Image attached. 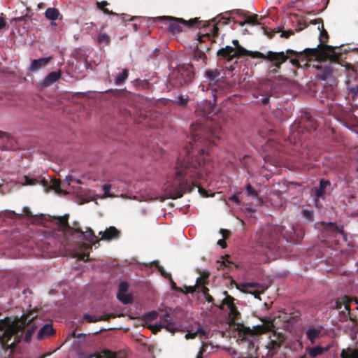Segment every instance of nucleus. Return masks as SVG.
Returning <instances> with one entry per match:
<instances>
[{
    "label": "nucleus",
    "mask_w": 358,
    "mask_h": 358,
    "mask_svg": "<svg viewBox=\"0 0 358 358\" xmlns=\"http://www.w3.org/2000/svg\"><path fill=\"white\" fill-rule=\"evenodd\" d=\"M207 174L205 167V159L201 156L187 155L182 159L179 160L176 166L175 185H178L179 189L167 194L166 198L176 199L182 196L185 190L186 184L191 182L199 188L201 193L203 190L199 187V180L204 179Z\"/></svg>",
    "instance_id": "nucleus-1"
},
{
    "label": "nucleus",
    "mask_w": 358,
    "mask_h": 358,
    "mask_svg": "<svg viewBox=\"0 0 358 358\" xmlns=\"http://www.w3.org/2000/svg\"><path fill=\"white\" fill-rule=\"evenodd\" d=\"M37 318L36 313L29 312L22 315L20 320L15 322L11 326L3 331V323L0 322V343L4 350H14L17 343L22 338L23 331L26 327L30 326L24 335V341L29 343L34 332L37 327L35 320Z\"/></svg>",
    "instance_id": "nucleus-2"
},
{
    "label": "nucleus",
    "mask_w": 358,
    "mask_h": 358,
    "mask_svg": "<svg viewBox=\"0 0 358 358\" xmlns=\"http://www.w3.org/2000/svg\"><path fill=\"white\" fill-rule=\"evenodd\" d=\"M223 294L226 296L223 299L222 303L223 304L227 305L229 308V326L234 327V329L238 331H244L245 329L249 331V328L247 329L243 323L238 322V320L241 319V313L234 303V298L227 295L228 292H223Z\"/></svg>",
    "instance_id": "nucleus-3"
},
{
    "label": "nucleus",
    "mask_w": 358,
    "mask_h": 358,
    "mask_svg": "<svg viewBox=\"0 0 358 358\" xmlns=\"http://www.w3.org/2000/svg\"><path fill=\"white\" fill-rule=\"evenodd\" d=\"M294 52L293 50H287L285 52H275L268 51L266 54H264L259 52H250V56L252 57H257L262 59H268L275 66L279 67L282 63H284L289 57L288 54Z\"/></svg>",
    "instance_id": "nucleus-4"
},
{
    "label": "nucleus",
    "mask_w": 358,
    "mask_h": 358,
    "mask_svg": "<svg viewBox=\"0 0 358 358\" xmlns=\"http://www.w3.org/2000/svg\"><path fill=\"white\" fill-rule=\"evenodd\" d=\"M159 323L150 327V329L155 332L160 331L162 328H165L170 332H175L178 327L176 324L171 322V317L169 314L166 311L159 315Z\"/></svg>",
    "instance_id": "nucleus-5"
},
{
    "label": "nucleus",
    "mask_w": 358,
    "mask_h": 358,
    "mask_svg": "<svg viewBox=\"0 0 358 358\" xmlns=\"http://www.w3.org/2000/svg\"><path fill=\"white\" fill-rule=\"evenodd\" d=\"M306 52H310V55L315 57L317 59H326L335 60L337 57L332 47L329 45L323 46L320 50L317 49H307Z\"/></svg>",
    "instance_id": "nucleus-6"
},
{
    "label": "nucleus",
    "mask_w": 358,
    "mask_h": 358,
    "mask_svg": "<svg viewBox=\"0 0 358 358\" xmlns=\"http://www.w3.org/2000/svg\"><path fill=\"white\" fill-rule=\"evenodd\" d=\"M168 19L169 21L168 29L173 34L181 31L182 30V26L192 27L196 21V19L190 20L189 21H185L180 18L169 17Z\"/></svg>",
    "instance_id": "nucleus-7"
},
{
    "label": "nucleus",
    "mask_w": 358,
    "mask_h": 358,
    "mask_svg": "<svg viewBox=\"0 0 358 358\" xmlns=\"http://www.w3.org/2000/svg\"><path fill=\"white\" fill-rule=\"evenodd\" d=\"M251 51H248L242 46L237 48H233L231 46H227L219 50L218 54L222 57H228L231 59L234 57L250 55Z\"/></svg>",
    "instance_id": "nucleus-8"
},
{
    "label": "nucleus",
    "mask_w": 358,
    "mask_h": 358,
    "mask_svg": "<svg viewBox=\"0 0 358 358\" xmlns=\"http://www.w3.org/2000/svg\"><path fill=\"white\" fill-rule=\"evenodd\" d=\"M101 235L100 240H104L110 241L113 239H117L120 237V231L114 227H110L107 228L103 232H100Z\"/></svg>",
    "instance_id": "nucleus-9"
},
{
    "label": "nucleus",
    "mask_w": 358,
    "mask_h": 358,
    "mask_svg": "<svg viewBox=\"0 0 358 358\" xmlns=\"http://www.w3.org/2000/svg\"><path fill=\"white\" fill-rule=\"evenodd\" d=\"M199 277L196 279V286L198 288L203 289V291H208V289L205 287V285L208 282L209 278V272L207 270H199Z\"/></svg>",
    "instance_id": "nucleus-10"
},
{
    "label": "nucleus",
    "mask_w": 358,
    "mask_h": 358,
    "mask_svg": "<svg viewBox=\"0 0 358 358\" xmlns=\"http://www.w3.org/2000/svg\"><path fill=\"white\" fill-rule=\"evenodd\" d=\"M55 334V330L53 329L51 324H46L43 325L38 332L37 338L43 340L48 338L49 336Z\"/></svg>",
    "instance_id": "nucleus-11"
},
{
    "label": "nucleus",
    "mask_w": 358,
    "mask_h": 358,
    "mask_svg": "<svg viewBox=\"0 0 358 358\" xmlns=\"http://www.w3.org/2000/svg\"><path fill=\"white\" fill-rule=\"evenodd\" d=\"M51 57H45V58H40L37 59H34L29 66V71H36L41 68L45 66L51 60Z\"/></svg>",
    "instance_id": "nucleus-12"
},
{
    "label": "nucleus",
    "mask_w": 358,
    "mask_h": 358,
    "mask_svg": "<svg viewBox=\"0 0 358 358\" xmlns=\"http://www.w3.org/2000/svg\"><path fill=\"white\" fill-rule=\"evenodd\" d=\"M90 250L91 247L83 245L74 251L73 256L79 260L87 261L88 260Z\"/></svg>",
    "instance_id": "nucleus-13"
},
{
    "label": "nucleus",
    "mask_w": 358,
    "mask_h": 358,
    "mask_svg": "<svg viewBox=\"0 0 358 358\" xmlns=\"http://www.w3.org/2000/svg\"><path fill=\"white\" fill-rule=\"evenodd\" d=\"M61 78V71H58L56 72H50L48 76L44 78L41 83V86L43 87H46L52 85V83L57 81Z\"/></svg>",
    "instance_id": "nucleus-14"
},
{
    "label": "nucleus",
    "mask_w": 358,
    "mask_h": 358,
    "mask_svg": "<svg viewBox=\"0 0 358 358\" xmlns=\"http://www.w3.org/2000/svg\"><path fill=\"white\" fill-rule=\"evenodd\" d=\"M220 71L218 69H211L206 71V78L209 85H214L220 78Z\"/></svg>",
    "instance_id": "nucleus-15"
},
{
    "label": "nucleus",
    "mask_w": 358,
    "mask_h": 358,
    "mask_svg": "<svg viewBox=\"0 0 358 358\" xmlns=\"http://www.w3.org/2000/svg\"><path fill=\"white\" fill-rule=\"evenodd\" d=\"M351 301L352 300L346 296L338 298L336 301L335 308L336 309H341L343 307L348 311V313L350 314Z\"/></svg>",
    "instance_id": "nucleus-16"
},
{
    "label": "nucleus",
    "mask_w": 358,
    "mask_h": 358,
    "mask_svg": "<svg viewBox=\"0 0 358 358\" xmlns=\"http://www.w3.org/2000/svg\"><path fill=\"white\" fill-rule=\"evenodd\" d=\"M231 281V289H234V287L237 289L242 290L243 289L247 288H259L260 287V285L257 283H253V282H243L240 285H238L232 280H230Z\"/></svg>",
    "instance_id": "nucleus-17"
},
{
    "label": "nucleus",
    "mask_w": 358,
    "mask_h": 358,
    "mask_svg": "<svg viewBox=\"0 0 358 358\" xmlns=\"http://www.w3.org/2000/svg\"><path fill=\"white\" fill-rule=\"evenodd\" d=\"M321 334V329H316L314 327H310L306 331V337L311 342L312 344L315 343V340L320 337Z\"/></svg>",
    "instance_id": "nucleus-18"
},
{
    "label": "nucleus",
    "mask_w": 358,
    "mask_h": 358,
    "mask_svg": "<svg viewBox=\"0 0 358 358\" xmlns=\"http://www.w3.org/2000/svg\"><path fill=\"white\" fill-rule=\"evenodd\" d=\"M117 299L124 304H130L133 302L134 296L131 292H117Z\"/></svg>",
    "instance_id": "nucleus-19"
},
{
    "label": "nucleus",
    "mask_w": 358,
    "mask_h": 358,
    "mask_svg": "<svg viewBox=\"0 0 358 358\" xmlns=\"http://www.w3.org/2000/svg\"><path fill=\"white\" fill-rule=\"evenodd\" d=\"M341 358H358V349H343L341 352Z\"/></svg>",
    "instance_id": "nucleus-20"
},
{
    "label": "nucleus",
    "mask_w": 358,
    "mask_h": 358,
    "mask_svg": "<svg viewBox=\"0 0 358 358\" xmlns=\"http://www.w3.org/2000/svg\"><path fill=\"white\" fill-rule=\"evenodd\" d=\"M40 181L36 178H30L27 176H24L22 178L18 180L17 184L21 185L22 186L27 185H36L38 184Z\"/></svg>",
    "instance_id": "nucleus-21"
},
{
    "label": "nucleus",
    "mask_w": 358,
    "mask_h": 358,
    "mask_svg": "<svg viewBox=\"0 0 358 358\" xmlns=\"http://www.w3.org/2000/svg\"><path fill=\"white\" fill-rule=\"evenodd\" d=\"M306 350L310 358H315L317 356L322 355L324 352V350L319 345L312 348H308Z\"/></svg>",
    "instance_id": "nucleus-22"
},
{
    "label": "nucleus",
    "mask_w": 358,
    "mask_h": 358,
    "mask_svg": "<svg viewBox=\"0 0 358 358\" xmlns=\"http://www.w3.org/2000/svg\"><path fill=\"white\" fill-rule=\"evenodd\" d=\"M45 15L48 20H56L59 15V13L56 8H49L45 10Z\"/></svg>",
    "instance_id": "nucleus-23"
},
{
    "label": "nucleus",
    "mask_w": 358,
    "mask_h": 358,
    "mask_svg": "<svg viewBox=\"0 0 358 358\" xmlns=\"http://www.w3.org/2000/svg\"><path fill=\"white\" fill-rule=\"evenodd\" d=\"M329 185V182L326 180H322L320 181V187L317 189L315 192V196L317 198L323 197L325 192V188L327 185Z\"/></svg>",
    "instance_id": "nucleus-24"
},
{
    "label": "nucleus",
    "mask_w": 358,
    "mask_h": 358,
    "mask_svg": "<svg viewBox=\"0 0 358 358\" xmlns=\"http://www.w3.org/2000/svg\"><path fill=\"white\" fill-rule=\"evenodd\" d=\"M281 345V341H275V340H271L269 342V344L268 345V348L269 349V352H271V355H274L277 350L280 347Z\"/></svg>",
    "instance_id": "nucleus-25"
},
{
    "label": "nucleus",
    "mask_w": 358,
    "mask_h": 358,
    "mask_svg": "<svg viewBox=\"0 0 358 358\" xmlns=\"http://www.w3.org/2000/svg\"><path fill=\"white\" fill-rule=\"evenodd\" d=\"M102 189L104 192L103 193V195L102 196V198H108V197H115L117 196L116 194H115L114 193L111 192V189H112V185H110V184H104L102 187Z\"/></svg>",
    "instance_id": "nucleus-26"
},
{
    "label": "nucleus",
    "mask_w": 358,
    "mask_h": 358,
    "mask_svg": "<svg viewBox=\"0 0 358 358\" xmlns=\"http://www.w3.org/2000/svg\"><path fill=\"white\" fill-rule=\"evenodd\" d=\"M228 256H226V257H221V259L222 261L220 262L218 261L217 263L219 264V265L217 266V268L218 269H223L224 268H230L231 267V265L233 264L231 262H230L229 259H228Z\"/></svg>",
    "instance_id": "nucleus-27"
},
{
    "label": "nucleus",
    "mask_w": 358,
    "mask_h": 358,
    "mask_svg": "<svg viewBox=\"0 0 358 358\" xmlns=\"http://www.w3.org/2000/svg\"><path fill=\"white\" fill-rule=\"evenodd\" d=\"M84 237L87 241L92 243H96L99 241L91 229H89L84 233Z\"/></svg>",
    "instance_id": "nucleus-28"
},
{
    "label": "nucleus",
    "mask_w": 358,
    "mask_h": 358,
    "mask_svg": "<svg viewBox=\"0 0 358 358\" xmlns=\"http://www.w3.org/2000/svg\"><path fill=\"white\" fill-rule=\"evenodd\" d=\"M96 39L99 43L108 44L110 42L109 36L105 33H100L96 36Z\"/></svg>",
    "instance_id": "nucleus-29"
},
{
    "label": "nucleus",
    "mask_w": 358,
    "mask_h": 358,
    "mask_svg": "<svg viewBox=\"0 0 358 358\" xmlns=\"http://www.w3.org/2000/svg\"><path fill=\"white\" fill-rule=\"evenodd\" d=\"M99 317L98 316H93L88 313H85L83 315V320L89 323L96 322L100 321V319Z\"/></svg>",
    "instance_id": "nucleus-30"
},
{
    "label": "nucleus",
    "mask_w": 358,
    "mask_h": 358,
    "mask_svg": "<svg viewBox=\"0 0 358 358\" xmlns=\"http://www.w3.org/2000/svg\"><path fill=\"white\" fill-rule=\"evenodd\" d=\"M128 77V71L127 70H123L122 72L118 76L117 80H115L116 85H120L123 83L125 79Z\"/></svg>",
    "instance_id": "nucleus-31"
},
{
    "label": "nucleus",
    "mask_w": 358,
    "mask_h": 358,
    "mask_svg": "<svg viewBox=\"0 0 358 358\" xmlns=\"http://www.w3.org/2000/svg\"><path fill=\"white\" fill-rule=\"evenodd\" d=\"M57 221H58L59 226L62 229H64L65 227H66L68 226V216L67 215L59 217L57 219Z\"/></svg>",
    "instance_id": "nucleus-32"
},
{
    "label": "nucleus",
    "mask_w": 358,
    "mask_h": 358,
    "mask_svg": "<svg viewBox=\"0 0 358 358\" xmlns=\"http://www.w3.org/2000/svg\"><path fill=\"white\" fill-rule=\"evenodd\" d=\"M159 316V314L157 311H150V312H148L146 315H145V319L148 320V321H152L154 320H156Z\"/></svg>",
    "instance_id": "nucleus-33"
},
{
    "label": "nucleus",
    "mask_w": 358,
    "mask_h": 358,
    "mask_svg": "<svg viewBox=\"0 0 358 358\" xmlns=\"http://www.w3.org/2000/svg\"><path fill=\"white\" fill-rule=\"evenodd\" d=\"M245 189H246V191H247V193L248 194V195H250V196H257V191L252 187L251 185L247 184L245 186Z\"/></svg>",
    "instance_id": "nucleus-34"
},
{
    "label": "nucleus",
    "mask_w": 358,
    "mask_h": 358,
    "mask_svg": "<svg viewBox=\"0 0 358 358\" xmlns=\"http://www.w3.org/2000/svg\"><path fill=\"white\" fill-rule=\"evenodd\" d=\"M205 57H206V55L203 52L196 51L194 52V59L196 60L201 59L203 61Z\"/></svg>",
    "instance_id": "nucleus-35"
},
{
    "label": "nucleus",
    "mask_w": 358,
    "mask_h": 358,
    "mask_svg": "<svg viewBox=\"0 0 358 358\" xmlns=\"http://www.w3.org/2000/svg\"><path fill=\"white\" fill-rule=\"evenodd\" d=\"M115 315L113 313H109V314H105L102 316H100L99 318L100 319V321H108L111 318H115Z\"/></svg>",
    "instance_id": "nucleus-36"
},
{
    "label": "nucleus",
    "mask_w": 358,
    "mask_h": 358,
    "mask_svg": "<svg viewBox=\"0 0 358 358\" xmlns=\"http://www.w3.org/2000/svg\"><path fill=\"white\" fill-rule=\"evenodd\" d=\"M317 29L319 31H320V37H321L320 40H321V41H323V39L322 38V37H323V36H325L327 37V33L324 30L323 24L320 22H318Z\"/></svg>",
    "instance_id": "nucleus-37"
},
{
    "label": "nucleus",
    "mask_w": 358,
    "mask_h": 358,
    "mask_svg": "<svg viewBox=\"0 0 358 358\" xmlns=\"http://www.w3.org/2000/svg\"><path fill=\"white\" fill-rule=\"evenodd\" d=\"M257 17L256 15L250 16V17H247L245 19L244 23L250 24H255L256 23V21H257Z\"/></svg>",
    "instance_id": "nucleus-38"
},
{
    "label": "nucleus",
    "mask_w": 358,
    "mask_h": 358,
    "mask_svg": "<svg viewBox=\"0 0 358 358\" xmlns=\"http://www.w3.org/2000/svg\"><path fill=\"white\" fill-rule=\"evenodd\" d=\"M187 101V97L185 96H180L178 99V103L180 106L185 105Z\"/></svg>",
    "instance_id": "nucleus-39"
},
{
    "label": "nucleus",
    "mask_w": 358,
    "mask_h": 358,
    "mask_svg": "<svg viewBox=\"0 0 358 358\" xmlns=\"http://www.w3.org/2000/svg\"><path fill=\"white\" fill-rule=\"evenodd\" d=\"M64 181L68 185H71L73 183L74 177L70 175L66 176Z\"/></svg>",
    "instance_id": "nucleus-40"
},
{
    "label": "nucleus",
    "mask_w": 358,
    "mask_h": 358,
    "mask_svg": "<svg viewBox=\"0 0 358 358\" xmlns=\"http://www.w3.org/2000/svg\"><path fill=\"white\" fill-rule=\"evenodd\" d=\"M229 199H230L231 201H232L236 202L237 204H239V203H240V201H239V199H238V196H237V194H236V193L234 194H233V195L229 198Z\"/></svg>",
    "instance_id": "nucleus-41"
},
{
    "label": "nucleus",
    "mask_w": 358,
    "mask_h": 358,
    "mask_svg": "<svg viewBox=\"0 0 358 358\" xmlns=\"http://www.w3.org/2000/svg\"><path fill=\"white\" fill-rule=\"evenodd\" d=\"M6 26L5 17L1 15L0 17V29H3Z\"/></svg>",
    "instance_id": "nucleus-42"
},
{
    "label": "nucleus",
    "mask_w": 358,
    "mask_h": 358,
    "mask_svg": "<svg viewBox=\"0 0 358 358\" xmlns=\"http://www.w3.org/2000/svg\"><path fill=\"white\" fill-rule=\"evenodd\" d=\"M204 296H205V299H206L207 301L208 302H213V298L212 296H210L209 294V292H203Z\"/></svg>",
    "instance_id": "nucleus-43"
},
{
    "label": "nucleus",
    "mask_w": 358,
    "mask_h": 358,
    "mask_svg": "<svg viewBox=\"0 0 358 358\" xmlns=\"http://www.w3.org/2000/svg\"><path fill=\"white\" fill-rule=\"evenodd\" d=\"M52 188L57 192H59V182H57V181H55L53 182L52 185Z\"/></svg>",
    "instance_id": "nucleus-44"
},
{
    "label": "nucleus",
    "mask_w": 358,
    "mask_h": 358,
    "mask_svg": "<svg viewBox=\"0 0 358 358\" xmlns=\"http://www.w3.org/2000/svg\"><path fill=\"white\" fill-rule=\"evenodd\" d=\"M220 234L224 238H227L229 235V231L225 229H220Z\"/></svg>",
    "instance_id": "nucleus-45"
},
{
    "label": "nucleus",
    "mask_w": 358,
    "mask_h": 358,
    "mask_svg": "<svg viewBox=\"0 0 358 358\" xmlns=\"http://www.w3.org/2000/svg\"><path fill=\"white\" fill-rule=\"evenodd\" d=\"M107 5H108V3L106 1H103L101 2H98L97 3V6L100 9H103Z\"/></svg>",
    "instance_id": "nucleus-46"
},
{
    "label": "nucleus",
    "mask_w": 358,
    "mask_h": 358,
    "mask_svg": "<svg viewBox=\"0 0 358 358\" xmlns=\"http://www.w3.org/2000/svg\"><path fill=\"white\" fill-rule=\"evenodd\" d=\"M291 34H292V31H283L281 34V37L288 38Z\"/></svg>",
    "instance_id": "nucleus-47"
},
{
    "label": "nucleus",
    "mask_w": 358,
    "mask_h": 358,
    "mask_svg": "<svg viewBox=\"0 0 358 358\" xmlns=\"http://www.w3.org/2000/svg\"><path fill=\"white\" fill-rule=\"evenodd\" d=\"M250 294H254L255 295V298H259L260 300H261V297H260V295L262 294H265L266 292H250Z\"/></svg>",
    "instance_id": "nucleus-48"
},
{
    "label": "nucleus",
    "mask_w": 358,
    "mask_h": 358,
    "mask_svg": "<svg viewBox=\"0 0 358 358\" xmlns=\"http://www.w3.org/2000/svg\"><path fill=\"white\" fill-rule=\"evenodd\" d=\"M303 215H304L306 217H308V218H310V217H312V212H311V211H310V210H303Z\"/></svg>",
    "instance_id": "nucleus-49"
},
{
    "label": "nucleus",
    "mask_w": 358,
    "mask_h": 358,
    "mask_svg": "<svg viewBox=\"0 0 358 358\" xmlns=\"http://www.w3.org/2000/svg\"><path fill=\"white\" fill-rule=\"evenodd\" d=\"M350 91L352 92V93L353 94V96H356L357 92H358V86H355V87H351L350 88Z\"/></svg>",
    "instance_id": "nucleus-50"
},
{
    "label": "nucleus",
    "mask_w": 358,
    "mask_h": 358,
    "mask_svg": "<svg viewBox=\"0 0 358 358\" xmlns=\"http://www.w3.org/2000/svg\"><path fill=\"white\" fill-rule=\"evenodd\" d=\"M217 245L221 246L222 248H224L226 247V243L223 240H219L217 241Z\"/></svg>",
    "instance_id": "nucleus-51"
},
{
    "label": "nucleus",
    "mask_w": 358,
    "mask_h": 358,
    "mask_svg": "<svg viewBox=\"0 0 358 358\" xmlns=\"http://www.w3.org/2000/svg\"><path fill=\"white\" fill-rule=\"evenodd\" d=\"M232 43H233V44H234V46H235L234 48H237V47H238V46H241V45H239V43H238V40H236V39L233 40Z\"/></svg>",
    "instance_id": "nucleus-52"
},
{
    "label": "nucleus",
    "mask_w": 358,
    "mask_h": 358,
    "mask_svg": "<svg viewBox=\"0 0 358 358\" xmlns=\"http://www.w3.org/2000/svg\"><path fill=\"white\" fill-rule=\"evenodd\" d=\"M101 10H102L103 11V13H106V14H113L112 12L109 11V10H108V9H107V8H103V9H101Z\"/></svg>",
    "instance_id": "nucleus-53"
},
{
    "label": "nucleus",
    "mask_w": 358,
    "mask_h": 358,
    "mask_svg": "<svg viewBox=\"0 0 358 358\" xmlns=\"http://www.w3.org/2000/svg\"><path fill=\"white\" fill-rule=\"evenodd\" d=\"M291 63L293 64V65H295V66H297L299 65V62L296 59H292L291 60Z\"/></svg>",
    "instance_id": "nucleus-54"
},
{
    "label": "nucleus",
    "mask_w": 358,
    "mask_h": 358,
    "mask_svg": "<svg viewBox=\"0 0 358 358\" xmlns=\"http://www.w3.org/2000/svg\"><path fill=\"white\" fill-rule=\"evenodd\" d=\"M76 183V184H81V181L76 178H74V181H73V183Z\"/></svg>",
    "instance_id": "nucleus-55"
},
{
    "label": "nucleus",
    "mask_w": 358,
    "mask_h": 358,
    "mask_svg": "<svg viewBox=\"0 0 358 358\" xmlns=\"http://www.w3.org/2000/svg\"><path fill=\"white\" fill-rule=\"evenodd\" d=\"M195 335H196V334H187V338H189V336L190 338H193L195 337Z\"/></svg>",
    "instance_id": "nucleus-56"
},
{
    "label": "nucleus",
    "mask_w": 358,
    "mask_h": 358,
    "mask_svg": "<svg viewBox=\"0 0 358 358\" xmlns=\"http://www.w3.org/2000/svg\"><path fill=\"white\" fill-rule=\"evenodd\" d=\"M272 303H273V301H270L269 303H268V302H265V303H264V305H265L266 306H270L271 304H272Z\"/></svg>",
    "instance_id": "nucleus-57"
},
{
    "label": "nucleus",
    "mask_w": 358,
    "mask_h": 358,
    "mask_svg": "<svg viewBox=\"0 0 358 358\" xmlns=\"http://www.w3.org/2000/svg\"><path fill=\"white\" fill-rule=\"evenodd\" d=\"M120 196H121L122 198H125V199H128V198H129L127 196H126L125 194H122L120 195Z\"/></svg>",
    "instance_id": "nucleus-58"
},
{
    "label": "nucleus",
    "mask_w": 358,
    "mask_h": 358,
    "mask_svg": "<svg viewBox=\"0 0 358 358\" xmlns=\"http://www.w3.org/2000/svg\"><path fill=\"white\" fill-rule=\"evenodd\" d=\"M204 152H204V150H201V151L199 152V154H200V155H202V156H203V155H204Z\"/></svg>",
    "instance_id": "nucleus-59"
},
{
    "label": "nucleus",
    "mask_w": 358,
    "mask_h": 358,
    "mask_svg": "<svg viewBox=\"0 0 358 358\" xmlns=\"http://www.w3.org/2000/svg\"><path fill=\"white\" fill-rule=\"evenodd\" d=\"M199 332H200L201 334H205V331H204L203 330H202V329H200V330H199Z\"/></svg>",
    "instance_id": "nucleus-60"
},
{
    "label": "nucleus",
    "mask_w": 358,
    "mask_h": 358,
    "mask_svg": "<svg viewBox=\"0 0 358 358\" xmlns=\"http://www.w3.org/2000/svg\"><path fill=\"white\" fill-rule=\"evenodd\" d=\"M196 358H202V356H201V352H200V354L197 356Z\"/></svg>",
    "instance_id": "nucleus-61"
},
{
    "label": "nucleus",
    "mask_w": 358,
    "mask_h": 358,
    "mask_svg": "<svg viewBox=\"0 0 358 358\" xmlns=\"http://www.w3.org/2000/svg\"><path fill=\"white\" fill-rule=\"evenodd\" d=\"M354 301H355V302L357 304H358V300H357V299H355ZM357 309L358 310V306L357 307Z\"/></svg>",
    "instance_id": "nucleus-62"
},
{
    "label": "nucleus",
    "mask_w": 358,
    "mask_h": 358,
    "mask_svg": "<svg viewBox=\"0 0 358 358\" xmlns=\"http://www.w3.org/2000/svg\"><path fill=\"white\" fill-rule=\"evenodd\" d=\"M263 103L266 104L267 103V99L264 100Z\"/></svg>",
    "instance_id": "nucleus-63"
},
{
    "label": "nucleus",
    "mask_w": 358,
    "mask_h": 358,
    "mask_svg": "<svg viewBox=\"0 0 358 358\" xmlns=\"http://www.w3.org/2000/svg\"><path fill=\"white\" fill-rule=\"evenodd\" d=\"M357 171H358V167H357Z\"/></svg>",
    "instance_id": "nucleus-64"
}]
</instances>
